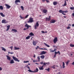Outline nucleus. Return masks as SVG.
<instances>
[{"label": "nucleus", "mask_w": 74, "mask_h": 74, "mask_svg": "<svg viewBox=\"0 0 74 74\" xmlns=\"http://www.w3.org/2000/svg\"><path fill=\"white\" fill-rule=\"evenodd\" d=\"M49 64V63H44L43 65H42V66H40L39 67V69L40 70H44V68H43V67H44V66H45V65H46V64Z\"/></svg>", "instance_id": "1"}, {"label": "nucleus", "mask_w": 74, "mask_h": 74, "mask_svg": "<svg viewBox=\"0 0 74 74\" xmlns=\"http://www.w3.org/2000/svg\"><path fill=\"white\" fill-rule=\"evenodd\" d=\"M38 22H39V21H37V22L36 23V24L34 25V27L35 30L37 29V27L39 26V23Z\"/></svg>", "instance_id": "2"}, {"label": "nucleus", "mask_w": 74, "mask_h": 74, "mask_svg": "<svg viewBox=\"0 0 74 74\" xmlns=\"http://www.w3.org/2000/svg\"><path fill=\"white\" fill-rule=\"evenodd\" d=\"M28 71L30 73H36V72H38V69L37 68H36V69L35 70V71H32L30 69L28 70Z\"/></svg>", "instance_id": "3"}, {"label": "nucleus", "mask_w": 74, "mask_h": 74, "mask_svg": "<svg viewBox=\"0 0 74 74\" xmlns=\"http://www.w3.org/2000/svg\"><path fill=\"white\" fill-rule=\"evenodd\" d=\"M12 58L16 62H19L20 61L17 58H16V57H14V56H13L12 57Z\"/></svg>", "instance_id": "4"}, {"label": "nucleus", "mask_w": 74, "mask_h": 74, "mask_svg": "<svg viewBox=\"0 0 74 74\" xmlns=\"http://www.w3.org/2000/svg\"><path fill=\"white\" fill-rule=\"evenodd\" d=\"M25 27H27V28H24V30H26V29H29V27H31V26L30 25H27V24H26L25 25Z\"/></svg>", "instance_id": "5"}, {"label": "nucleus", "mask_w": 74, "mask_h": 74, "mask_svg": "<svg viewBox=\"0 0 74 74\" xmlns=\"http://www.w3.org/2000/svg\"><path fill=\"white\" fill-rule=\"evenodd\" d=\"M53 41L54 44H56V43L57 42V41H58V38H54L53 39Z\"/></svg>", "instance_id": "6"}, {"label": "nucleus", "mask_w": 74, "mask_h": 74, "mask_svg": "<svg viewBox=\"0 0 74 74\" xmlns=\"http://www.w3.org/2000/svg\"><path fill=\"white\" fill-rule=\"evenodd\" d=\"M38 41L37 40L33 41L32 43L33 45H36L37 44V43L38 42Z\"/></svg>", "instance_id": "7"}, {"label": "nucleus", "mask_w": 74, "mask_h": 74, "mask_svg": "<svg viewBox=\"0 0 74 74\" xmlns=\"http://www.w3.org/2000/svg\"><path fill=\"white\" fill-rule=\"evenodd\" d=\"M2 23H8V21H6V20L5 19L3 20L2 21Z\"/></svg>", "instance_id": "8"}, {"label": "nucleus", "mask_w": 74, "mask_h": 74, "mask_svg": "<svg viewBox=\"0 0 74 74\" xmlns=\"http://www.w3.org/2000/svg\"><path fill=\"white\" fill-rule=\"evenodd\" d=\"M55 22H56V20H52L50 21V23H54Z\"/></svg>", "instance_id": "9"}, {"label": "nucleus", "mask_w": 74, "mask_h": 74, "mask_svg": "<svg viewBox=\"0 0 74 74\" xmlns=\"http://www.w3.org/2000/svg\"><path fill=\"white\" fill-rule=\"evenodd\" d=\"M5 5L7 9H9V8H10L11 7V6L10 5H9L7 4H5Z\"/></svg>", "instance_id": "10"}, {"label": "nucleus", "mask_w": 74, "mask_h": 74, "mask_svg": "<svg viewBox=\"0 0 74 74\" xmlns=\"http://www.w3.org/2000/svg\"><path fill=\"white\" fill-rule=\"evenodd\" d=\"M33 22V19H30L28 21V23H32Z\"/></svg>", "instance_id": "11"}, {"label": "nucleus", "mask_w": 74, "mask_h": 74, "mask_svg": "<svg viewBox=\"0 0 74 74\" xmlns=\"http://www.w3.org/2000/svg\"><path fill=\"white\" fill-rule=\"evenodd\" d=\"M45 53H47V52L46 51H43L41 52L40 53V55H45Z\"/></svg>", "instance_id": "12"}, {"label": "nucleus", "mask_w": 74, "mask_h": 74, "mask_svg": "<svg viewBox=\"0 0 74 74\" xmlns=\"http://www.w3.org/2000/svg\"><path fill=\"white\" fill-rule=\"evenodd\" d=\"M10 64H13V63H14V60L12 59L10 60Z\"/></svg>", "instance_id": "13"}, {"label": "nucleus", "mask_w": 74, "mask_h": 74, "mask_svg": "<svg viewBox=\"0 0 74 74\" xmlns=\"http://www.w3.org/2000/svg\"><path fill=\"white\" fill-rule=\"evenodd\" d=\"M6 56L7 58V59L8 60H11V57L8 56Z\"/></svg>", "instance_id": "14"}, {"label": "nucleus", "mask_w": 74, "mask_h": 74, "mask_svg": "<svg viewBox=\"0 0 74 74\" xmlns=\"http://www.w3.org/2000/svg\"><path fill=\"white\" fill-rule=\"evenodd\" d=\"M7 29L6 30V31H8L10 29V25H8L7 26Z\"/></svg>", "instance_id": "15"}, {"label": "nucleus", "mask_w": 74, "mask_h": 74, "mask_svg": "<svg viewBox=\"0 0 74 74\" xmlns=\"http://www.w3.org/2000/svg\"><path fill=\"white\" fill-rule=\"evenodd\" d=\"M53 4L54 5H56L58 4V2L56 1H54L53 3Z\"/></svg>", "instance_id": "16"}, {"label": "nucleus", "mask_w": 74, "mask_h": 74, "mask_svg": "<svg viewBox=\"0 0 74 74\" xmlns=\"http://www.w3.org/2000/svg\"><path fill=\"white\" fill-rule=\"evenodd\" d=\"M12 31L13 32H14L15 33H16L17 32V30L16 29H12Z\"/></svg>", "instance_id": "17"}, {"label": "nucleus", "mask_w": 74, "mask_h": 74, "mask_svg": "<svg viewBox=\"0 0 74 74\" xmlns=\"http://www.w3.org/2000/svg\"><path fill=\"white\" fill-rule=\"evenodd\" d=\"M43 12H44V13L45 14V13H47V10L44 9L43 10Z\"/></svg>", "instance_id": "18"}, {"label": "nucleus", "mask_w": 74, "mask_h": 74, "mask_svg": "<svg viewBox=\"0 0 74 74\" xmlns=\"http://www.w3.org/2000/svg\"><path fill=\"white\" fill-rule=\"evenodd\" d=\"M62 66L63 69H64V68H65V64L64 62H63Z\"/></svg>", "instance_id": "19"}, {"label": "nucleus", "mask_w": 74, "mask_h": 74, "mask_svg": "<svg viewBox=\"0 0 74 74\" xmlns=\"http://www.w3.org/2000/svg\"><path fill=\"white\" fill-rule=\"evenodd\" d=\"M14 48V50H19V49H20L19 48H17L16 47H15Z\"/></svg>", "instance_id": "20"}, {"label": "nucleus", "mask_w": 74, "mask_h": 74, "mask_svg": "<svg viewBox=\"0 0 74 74\" xmlns=\"http://www.w3.org/2000/svg\"><path fill=\"white\" fill-rule=\"evenodd\" d=\"M1 48H2V51H4V52H5V51H6V49H5L3 47H1Z\"/></svg>", "instance_id": "21"}, {"label": "nucleus", "mask_w": 74, "mask_h": 74, "mask_svg": "<svg viewBox=\"0 0 74 74\" xmlns=\"http://www.w3.org/2000/svg\"><path fill=\"white\" fill-rule=\"evenodd\" d=\"M44 45H45V46H46V47H50V46H49V45H47V44H46L45 43H44Z\"/></svg>", "instance_id": "22"}, {"label": "nucleus", "mask_w": 74, "mask_h": 74, "mask_svg": "<svg viewBox=\"0 0 74 74\" xmlns=\"http://www.w3.org/2000/svg\"><path fill=\"white\" fill-rule=\"evenodd\" d=\"M0 14L3 17H4V16H5V15H4V14H3V13H0Z\"/></svg>", "instance_id": "23"}, {"label": "nucleus", "mask_w": 74, "mask_h": 74, "mask_svg": "<svg viewBox=\"0 0 74 74\" xmlns=\"http://www.w3.org/2000/svg\"><path fill=\"white\" fill-rule=\"evenodd\" d=\"M59 53V55H60V51H58L57 52H55V54L56 55V54Z\"/></svg>", "instance_id": "24"}, {"label": "nucleus", "mask_w": 74, "mask_h": 74, "mask_svg": "<svg viewBox=\"0 0 74 74\" xmlns=\"http://www.w3.org/2000/svg\"><path fill=\"white\" fill-rule=\"evenodd\" d=\"M59 12L60 13H62V14L64 13V11H62V10H60Z\"/></svg>", "instance_id": "25"}, {"label": "nucleus", "mask_w": 74, "mask_h": 74, "mask_svg": "<svg viewBox=\"0 0 74 74\" xmlns=\"http://www.w3.org/2000/svg\"><path fill=\"white\" fill-rule=\"evenodd\" d=\"M20 0H16L15 1V3H20Z\"/></svg>", "instance_id": "26"}, {"label": "nucleus", "mask_w": 74, "mask_h": 74, "mask_svg": "<svg viewBox=\"0 0 74 74\" xmlns=\"http://www.w3.org/2000/svg\"><path fill=\"white\" fill-rule=\"evenodd\" d=\"M30 38V36H28L26 37V40H28V39H29Z\"/></svg>", "instance_id": "27"}, {"label": "nucleus", "mask_w": 74, "mask_h": 74, "mask_svg": "<svg viewBox=\"0 0 74 74\" xmlns=\"http://www.w3.org/2000/svg\"><path fill=\"white\" fill-rule=\"evenodd\" d=\"M40 57L42 59H44L45 58V56L44 55L41 56Z\"/></svg>", "instance_id": "28"}, {"label": "nucleus", "mask_w": 74, "mask_h": 74, "mask_svg": "<svg viewBox=\"0 0 74 74\" xmlns=\"http://www.w3.org/2000/svg\"><path fill=\"white\" fill-rule=\"evenodd\" d=\"M45 70H47V71L49 72V70H50V68H48L47 69H45Z\"/></svg>", "instance_id": "29"}, {"label": "nucleus", "mask_w": 74, "mask_h": 74, "mask_svg": "<svg viewBox=\"0 0 74 74\" xmlns=\"http://www.w3.org/2000/svg\"><path fill=\"white\" fill-rule=\"evenodd\" d=\"M3 6H0V10H3Z\"/></svg>", "instance_id": "30"}, {"label": "nucleus", "mask_w": 74, "mask_h": 74, "mask_svg": "<svg viewBox=\"0 0 74 74\" xmlns=\"http://www.w3.org/2000/svg\"><path fill=\"white\" fill-rule=\"evenodd\" d=\"M29 35H30V36H34V34H33V33H32V32H31L29 34Z\"/></svg>", "instance_id": "31"}, {"label": "nucleus", "mask_w": 74, "mask_h": 74, "mask_svg": "<svg viewBox=\"0 0 74 74\" xmlns=\"http://www.w3.org/2000/svg\"><path fill=\"white\" fill-rule=\"evenodd\" d=\"M70 46L71 47H74V45H73L72 44H71L70 45Z\"/></svg>", "instance_id": "32"}, {"label": "nucleus", "mask_w": 74, "mask_h": 74, "mask_svg": "<svg viewBox=\"0 0 74 74\" xmlns=\"http://www.w3.org/2000/svg\"><path fill=\"white\" fill-rule=\"evenodd\" d=\"M66 5H67V4H66V1H64V3L63 5V6H66Z\"/></svg>", "instance_id": "33"}, {"label": "nucleus", "mask_w": 74, "mask_h": 74, "mask_svg": "<svg viewBox=\"0 0 74 74\" xmlns=\"http://www.w3.org/2000/svg\"><path fill=\"white\" fill-rule=\"evenodd\" d=\"M21 8L22 10H24V8H23V6H21Z\"/></svg>", "instance_id": "34"}, {"label": "nucleus", "mask_w": 74, "mask_h": 74, "mask_svg": "<svg viewBox=\"0 0 74 74\" xmlns=\"http://www.w3.org/2000/svg\"><path fill=\"white\" fill-rule=\"evenodd\" d=\"M71 10H74V7H71L70 8Z\"/></svg>", "instance_id": "35"}, {"label": "nucleus", "mask_w": 74, "mask_h": 74, "mask_svg": "<svg viewBox=\"0 0 74 74\" xmlns=\"http://www.w3.org/2000/svg\"><path fill=\"white\" fill-rule=\"evenodd\" d=\"M69 61H68L67 62H66V64L67 65H68L69 64Z\"/></svg>", "instance_id": "36"}, {"label": "nucleus", "mask_w": 74, "mask_h": 74, "mask_svg": "<svg viewBox=\"0 0 74 74\" xmlns=\"http://www.w3.org/2000/svg\"><path fill=\"white\" fill-rule=\"evenodd\" d=\"M28 16H29V15H27L25 16L24 17V18H27V17H28Z\"/></svg>", "instance_id": "37"}, {"label": "nucleus", "mask_w": 74, "mask_h": 74, "mask_svg": "<svg viewBox=\"0 0 74 74\" xmlns=\"http://www.w3.org/2000/svg\"><path fill=\"white\" fill-rule=\"evenodd\" d=\"M51 20V19H46V21H49Z\"/></svg>", "instance_id": "38"}, {"label": "nucleus", "mask_w": 74, "mask_h": 74, "mask_svg": "<svg viewBox=\"0 0 74 74\" xmlns=\"http://www.w3.org/2000/svg\"><path fill=\"white\" fill-rule=\"evenodd\" d=\"M20 17L21 19H23V18H25V17H22V16H21V15H20Z\"/></svg>", "instance_id": "39"}, {"label": "nucleus", "mask_w": 74, "mask_h": 74, "mask_svg": "<svg viewBox=\"0 0 74 74\" xmlns=\"http://www.w3.org/2000/svg\"><path fill=\"white\" fill-rule=\"evenodd\" d=\"M50 51H50V52H54L53 50H52L51 49H50Z\"/></svg>", "instance_id": "40"}, {"label": "nucleus", "mask_w": 74, "mask_h": 74, "mask_svg": "<svg viewBox=\"0 0 74 74\" xmlns=\"http://www.w3.org/2000/svg\"><path fill=\"white\" fill-rule=\"evenodd\" d=\"M39 48H40V47H39V46H38L36 48V49L37 50V49H39Z\"/></svg>", "instance_id": "41"}, {"label": "nucleus", "mask_w": 74, "mask_h": 74, "mask_svg": "<svg viewBox=\"0 0 74 74\" xmlns=\"http://www.w3.org/2000/svg\"><path fill=\"white\" fill-rule=\"evenodd\" d=\"M67 12H68V11L67 10L64 11V13H67Z\"/></svg>", "instance_id": "42"}, {"label": "nucleus", "mask_w": 74, "mask_h": 74, "mask_svg": "<svg viewBox=\"0 0 74 74\" xmlns=\"http://www.w3.org/2000/svg\"><path fill=\"white\" fill-rule=\"evenodd\" d=\"M71 27L70 26H68L67 28V29H70Z\"/></svg>", "instance_id": "43"}, {"label": "nucleus", "mask_w": 74, "mask_h": 74, "mask_svg": "<svg viewBox=\"0 0 74 74\" xmlns=\"http://www.w3.org/2000/svg\"><path fill=\"white\" fill-rule=\"evenodd\" d=\"M39 49H45L46 50H47V49H45V48L43 49L42 48H40Z\"/></svg>", "instance_id": "44"}, {"label": "nucleus", "mask_w": 74, "mask_h": 74, "mask_svg": "<svg viewBox=\"0 0 74 74\" xmlns=\"http://www.w3.org/2000/svg\"><path fill=\"white\" fill-rule=\"evenodd\" d=\"M37 59H38L39 61H40V57L39 56L38 57H37Z\"/></svg>", "instance_id": "45"}, {"label": "nucleus", "mask_w": 74, "mask_h": 74, "mask_svg": "<svg viewBox=\"0 0 74 74\" xmlns=\"http://www.w3.org/2000/svg\"><path fill=\"white\" fill-rule=\"evenodd\" d=\"M24 63H28V62H29V61H24L23 62Z\"/></svg>", "instance_id": "46"}, {"label": "nucleus", "mask_w": 74, "mask_h": 74, "mask_svg": "<svg viewBox=\"0 0 74 74\" xmlns=\"http://www.w3.org/2000/svg\"><path fill=\"white\" fill-rule=\"evenodd\" d=\"M51 16H49V18L47 17L46 19H50L51 18Z\"/></svg>", "instance_id": "47"}, {"label": "nucleus", "mask_w": 74, "mask_h": 74, "mask_svg": "<svg viewBox=\"0 0 74 74\" xmlns=\"http://www.w3.org/2000/svg\"><path fill=\"white\" fill-rule=\"evenodd\" d=\"M52 68V69H55V67L53 66H51Z\"/></svg>", "instance_id": "48"}, {"label": "nucleus", "mask_w": 74, "mask_h": 74, "mask_svg": "<svg viewBox=\"0 0 74 74\" xmlns=\"http://www.w3.org/2000/svg\"><path fill=\"white\" fill-rule=\"evenodd\" d=\"M41 32L42 33H45V32H44V31H42Z\"/></svg>", "instance_id": "49"}, {"label": "nucleus", "mask_w": 74, "mask_h": 74, "mask_svg": "<svg viewBox=\"0 0 74 74\" xmlns=\"http://www.w3.org/2000/svg\"><path fill=\"white\" fill-rule=\"evenodd\" d=\"M53 47H54V48H57V47L55 45H53Z\"/></svg>", "instance_id": "50"}, {"label": "nucleus", "mask_w": 74, "mask_h": 74, "mask_svg": "<svg viewBox=\"0 0 74 74\" xmlns=\"http://www.w3.org/2000/svg\"><path fill=\"white\" fill-rule=\"evenodd\" d=\"M2 70V68L1 67H0V71H1Z\"/></svg>", "instance_id": "51"}, {"label": "nucleus", "mask_w": 74, "mask_h": 74, "mask_svg": "<svg viewBox=\"0 0 74 74\" xmlns=\"http://www.w3.org/2000/svg\"><path fill=\"white\" fill-rule=\"evenodd\" d=\"M40 63L41 64H43V62H40Z\"/></svg>", "instance_id": "52"}, {"label": "nucleus", "mask_w": 74, "mask_h": 74, "mask_svg": "<svg viewBox=\"0 0 74 74\" xmlns=\"http://www.w3.org/2000/svg\"><path fill=\"white\" fill-rule=\"evenodd\" d=\"M54 51H54H56V49H54V50H53Z\"/></svg>", "instance_id": "53"}, {"label": "nucleus", "mask_w": 74, "mask_h": 74, "mask_svg": "<svg viewBox=\"0 0 74 74\" xmlns=\"http://www.w3.org/2000/svg\"><path fill=\"white\" fill-rule=\"evenodd\" d=\"M46 1L47 2V3H49V1H48L47 0H46Z\"/></svg>", "instance_id": "54"}, {"label": "nucleus", "mask_w": 74, "mask_h": 74, "mask_svg": "<svg viewBox=\"0 0 74 74\" xmlns=\"http://www.w3.org/2000/svg\"><path fill=\"white\" fill-rule=\"evenodd\" d=\"M63 15H66V14L63 13L62 14Z\"/></svg>", "instance_id": "55"}, {"label": "nucleus", "mask_w": 74, "mask_h": 74, "mask_svg": "<svg viewBox=\"0 0 74 74\" xmlns=\"http://www.w3.org/2000/svg\"><path fill=\"white\" fill-rule=\"evenodd\" d=\"M27 69H30V67H29V66H28V67H27Z\"/></svg>", "instance_id": "56"}, {"label": "nucleus", "mask_w": 74, "mask_h": 74, "mask_svg": "<svg viewBox=\"0 0 74 74\" xmlns=\"http://www.w3.org/2000/svg\"><path fill=\"white\" fill-rule=\"evenodd\" d=\"M68 26H71V24H69L68 25Z\"/></svg>", "instance_id": "57"}, {"label": "nucleus", "mask_w": 74, "mask_h": 74, "mask_svg": "<svg viewBox=\"0 0 74 74\" xmlns=\"http://www.w3.org/2000/svg\"><path fill=\"white\" fill-rule=\"evenodd\" d=\"M72 65H74V61L72 63Z\"/></svg>", "instance_id": "58"}, {"label": "nucleus", "mask_w": 74, "mask_h": 74, "mask_svg": "<svg viewBox=\"0 0 74 74\" xmlns=\"http://www.w3.org/2000/svg\"><path fill=\"white\" fill-rule=\"evenodd\" d=\"M10 48H13V46L10 47Z\"/></svg>", "instance_id": "59"}, {"label": "nucleus", "mask_w": 74, "mask_h": 74, "mask_svg": "<svg viewBox=\"0 0 74 74\" xmlns=\"http://www.w3.org/2000/svg\"><path fill=\"white\" fill-rule=\"evenodd\" d=\"M10 54H14V52H11V53H10Z\"/></svg>", "instance_id": "60"}, {"label": "nucleus", "mask_w": 74, "mask_h": 74, "mask_svg": "<svg viewBox=\"0 0 74 74\" xmlns=\"http://www.w3.org/2000/svg\"><path fill=\"white\" fill-rule=\"evenodd\" d=\"M72 27H74V24H72Z\"/></svg>", "instance_id": "61"}, {"label": "nucleus", "mask_w": 74, "mask_h": 74, "mask_svg": "<svg viewBox=\"0 0 74 74\" xmlns=\"http://www.w3.org/2000/svg\"><path fill=\"white\" fill-rule=\"evenodd\" d=\"M72 16H74V13L72 14Z\"/></svg>", "instance_id": "62"}, {"label": "nucleus", "mask_w": 74, "mask_h": 74, "mask_svg": "<svg viewBox=\"0 0 74 74\" xmlns=\"http://www.w3.org/2000/svg\"><path fill=\"white\" fill-rule=\"evenodd\" d=\"M33 57L34 58H35L36 57V55H34Z\"/></svg>", "instance_id": "63"}, {"label": "nucleus", "mask_w": 74, "mask_h": 74, "mask_svg": "<svg viewBox=\"0 0 74 74\" xmlns=\"http://www.w3.org/2000/svg\"><path fill=\"white\" fill-rule=\"evenodd\" d=\"M56 54H55L54 56V57H56Z\"/></svg>", "instance_id": "64"}]
</instances>
